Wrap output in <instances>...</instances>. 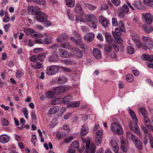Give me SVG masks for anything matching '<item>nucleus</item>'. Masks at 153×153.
<instances>
[{
  "mask_svg": "<svg viewBox=\"0 0 153 153\" xmlns=\"http://www.w3.org/2000/svg\"><path fill=\"white\" fill-rule=\"evenodd\" d=\"M142 27L147 33H149L153 31V27L151 26H146L145 25L142 26Z\"/></svg>",
  "mask_w": 153,
  "mask_h": 153,
  "instance_id": "cd10ccee",
  "label": "nucleus"
},
{
  "mask_svg": "<svg viewBox=\"0 0 153 153\" xmlns=\"http://www.w3.org/2000/svg\"><path fill=\"white\" fill-rule=\"evenodd\" d=\"M89 128L86 124L83 125L81 128L80 134L82 136H85L89 131Z\"/></svg>",
  "mask_w": 153,
  "mask_h": 153,
  "instance_id": "dca6fc26",
  "label": "nucleus"
},
{
  "mask_svg": "<svg viewBox=\"0 0 153 153\" xmlns=\"http://www.w3.org/2000/svg\"><path fill=\"white\" fill-rule=\"evenodd\" d=\"M28 11L31 14L33 15L37 13L36 9V8L33 6H30L28 7Z\"/></svg>",
  "mask_w": 153,
  "mask_h": 153,
  "instance_id": "58836bf2",
  "label": "nucleus"
},
{
  "mask_svg": "<svg viewBox=\"0 0 153 153\" xmlns=\"http://www.w3.org/2000/svg\"><path fill=\"white\" fill-rule=\"evenodd\" d=\"M74 137L72 136H70L65 139V142L68 143H70L73 139Z\"/></svg>",
  "mask_w": 153,
  "mask_h": 153,
  "instance_id": "338daca9",
  "label": "nucleus"
},
{
  "mask_svg": "<svg viewBox=\"0 0 153 153\" xmlns=\"http://www.w3.org/2000/svg\"><path fill=\"white\" fill-rule=\"evenodd\" d=\"M143 2L145 5L150 7L152 5L151 3H153V0H143Z\"/></svg>",
  "mask_w": 153,
  "mask_h": 153,
  "instance_id": "09e8293b",
  "label": "nucleus"
},
{
  "mask_svg": "<svg viewBox=\"0 0 153 153\" xmlns=\"http://www.w3.org/2000/svg\"><path fill=\"white\" fill-rule=\"evenodd\" d=\"M127 51L128 53L131 54L134 53V50L132 47L128 46L127 48Z\"/></svg>",
  "mask_w": 153,
  "mask_h": 153,
  "instance_id": "e2e57ef3",
  "label": "nucleus"
},
{
  "mask_svg": "<svg viewBox=\"0 0 153 153\" xmlns=\"http://www.w3.org/2000/svg\"><path fill=\"white\" fill-rule=\"evenodd\" d=\"M36 17V19L40 22L45 21L48 18L47 15L41 11L37 12Z\"/></svg>",
  "mask_w": 153,
  "mask_h": 153,
  "instance_id": "423d86ee",
  "label": "nucleus"
},
{
  "mask_svg": "<svg viewBox=\"0 0 153 153\" xmlns=\"http://www.w3.org/2000/svg\"><path fill=\"white\" fill-rule=\"evenodd\" d=\"M48 54V53L47 52L40 53L37 55V58L39 61H43L46 57V55Z\"/></svg>",
  "mask_w": 153,
  "mask_h": 153,
  "instance_id": "c85d7f7f",
  "label": "nucleus"
},
{
  "mask_svg": "<svg viewBox=\"0 0 153 153\" xmlns=\"http://www.w3.org/2000/svg\"><path fill=\"white\" fill-rule=\"evenodd\" d=\"M75 61L74 60H71L69 59H66L64 60V63L68 65H71L74 63Z\"/></svg>",
  "mask_w": 153,
  "mask_h": 153,
  "instance_id": "4d7b16f0",
  "label": "nucleus"
},
{
  "mask_svg": "<svg viewBox=\"0 0 153 153\" xmlns=\"http://www.w3.org/2000/svg\"><path fill=\"white\" fill-rule=\"evenodd\" d=\"M23 112L25 118L26 119H28V114L27 113V110L26 108H23Z\"/></svg>",
  "mask_w": 153,
  "mask_h": 153,
  "instance_id": "680f3d73",
  "label": "nucleus"
},
{
  "mask_svg": "<svg viewBox=\"0 0 153 153\" xmlns=\"http://www.w3.org/2000/svg\"><path fill=\"white\" fill-rule=\"evenodd\" d=\"M132 4L138 9L141 10L144 8L143 5L142 4L141 2L140 1H135Z\"/></svg>",
  "mask_w": 153,
  "mask_h": 153,
  "instance_id": "a878e982",
  "label": "nucleus"
},
{
  "mask_svg": "<svg viewBox=\"0 0 153 153\" xmlns=\"http://www.w3.org/2000/svg\"><path fill=\"white\" fill-rule=\"evenodd\" d=\"M34 2L41 5H44L45 3V0H34Z\"/></svg>",
  "mask_w": 153,
  "mask_h": 153,
  "instance_id": "864d4df0",
  "label": "nucleus"
},
{
  "mask_svg": "<svg viewBox=\"0 0 153 153\" xmlns=\"http://www.w3.org/2000/svg\"><path fill=\"white\" fill-rule=\"evenodd\" d=\"M71 147L72 148L76 149H78L79 147V143L78 141L75 140L71 144Z\"/></svg>",
  "mask_w": 153,
  "mask_h": 153,
  "instance_id": "ea45409f",
  "label": "nucleus"
},
{
  "mask_svg": "<svg viewBox=\"0 0 153 153\" xmlns=\"http://www.w3.org/2000/svg\"><path fill=\"white\" fill-rule=\"evenodd\" d=\"M62 102V100L60 98H56L53 100L51 104L52 105L58 104Z\"/></svg>",
  "mask_w": 153,
  "mask_h": 153,
  "instance_id": "a18cd8bd",
  "label": "nucleus"
},
{
  "mask_svg": "<svg viewBox=\"0 0 153 153\" xmlns=\"http://www.w3.org/2000/svg\"><path fill=\"white\" fill-rule=\"evenodd\" d=\"M59 82L61 83H64L66 82L67 81V78L64 77H61L58 79Z\"/></svg>",
  "mask_w": 153,
  "mask_h": 153,
  "instance_id": "603ef678",
  "label": "nucleus"
},
{
  "mask_svg": "<svg viewBox=\"0 0 153 153\" xmlns=\"http://www.w3.org/2000/svg\"><path fill=\"white\" fill-rule=\"evenodd\" d=\"M84 5L85 7L91 11H93L97 8L96 6L89 4L84 3Z\"/></svg>",
  "mask_w": 153,
  "mask_h": 153,
  "instance_id": "c756f323",
  "label": "nucleus"
},
{
  "mask_svg": "<svg viewBox=\"0 0 153 153\" xmlns=\"http://www.w3.org/2000/svg\"><path fill=\"white\" fill-rule=\"evenodd\" d=\"M82 141L84 143H86V147H87V145H88V146L90 147V139L88 138L86 139L84 138H82Z\"/></svg>",
  "mask_w": 153,
  "mask_h": 153,
  "instance_id": "49530a36",
  "label": "nucleus"
},
{
  "mask_svg": "<svg viewBox=\"0 0 153 153\" xmlns=\"http://www.w3.org/2000/svg\"><path fill=\"white\" fill-rule=\"evenodd\" d=\"M60 46L62 48H68L71 47L70 45L68 42L62 43Z\"/></svg>",
  "mask_w": 153,
  "mask_h": 153,
  "instance_id": "3c124183",
  "label": "nucleus"
},
{
  "mask_svg": "<svg viewBox=\"0 0 153 153\" xmlns=\"http://www.w3.org/2000/svg\"><path fill=\"white\" fill-rule=\"evenodd\" d=\"M66 4L68 7H73L74 6V1L73 0H66Z\"/></svg>",
  "mask_w": 153,
  "mask_h": 153,
  "instance_id": "4c0bfd02",
  "label": "nucleus"
},
{
  "mask_svg": "<svg viewBox=\"0 0 153 153\" xmlns=\"http://www.w3.org/2000/svg\"><path fill=\"white\" fill-rule=\"evenodd\" d=\"M58 59L59 57L57 54L53 52L48 56L47 60L50 62H56L58 61Z\"/></svg>",
  "mask_w": 153,
  "mask_h": 153,
  "instance_id": "6e6552de",
  "label": "nucleus"
},
{
  "mask_svg": "<svg viewBox=\"0 0 153 153\" xmlns=\"http://www.w3.org/2000/svg\"><path fill=\"white\" fill-rule=\"evenodd\" d=\"M111 129L113 132L119 135H121L123 133L122 127L120 124L116 123H114L111 124Z\"/></svg>",
  "mask_w": 153,
  "mask_h": 153,
  "instance_id": "7ed1b4c3",
  "label": "nucleus"
},
{
  "mask_svg": "<svg viewBox=\"0 0 153 153\" xmlns=\"http://www.w3.org/2000/svg\"><path fill=\"white\" fill-rule=\"evenodd\" d=\"M118 26L122 31H124V24L121 21H120L119 22L118 24Z\"/></svg>",
  "mask_w": 153,
  "mask_h": 153,
  "instance_id": "052dcab7",
  "label": "nucleus"
},
{
  "mask_svg": "<svg viewBox=\"0 0 153 153\" xmlns=\"http://www.w3.org/2000/svg\"><path fill=\"white\" fill-rule=\"evenodd\" d=\"M142 39L143 42V48L145 50L151 49L153 47V42L152 40L149 37L143 36Z\"/></svg>",
  "mask_w": 153,
  "mask_h": 153,
  "instance_id": "f257e3e1",
  "label": "nucleus"
},
{
  "mask_svg": "<svg viewBox=\"0 0 153 153\" xmlns=\"http://www.w3.org/2000/svg\"><path fill=\"white\" fill-rule=\"evenodd\" d=\"M121 147L124 152H126L127 150V144L123 140H121Z\"/></svg>",
  "mask_w": 153,
  "mask_h": 153,
  "instance_id": "c9c22d12",
  "label": "nucleus"
},
{
  "mask_svg": "<svg viewBox=\"0 0 153 153\" xmlns=\"http://www.w3.org/2000/svg\"><path fill=\"white\" fill-rule=\"evenodd\" d=\"M59 67L56 65L48 66L46 69L45 73L48 76H53L57 74L59 71Z\"/></svg>",
  "mask_w": 153,
  "mask_h": 153,
  "instance_id": "f03ea898",
  "label": "nucleus"
},
{
  "mask_svg": "<svg viewBox=\"0 0 153 153\" xmlns=\"http://www.w3.org/2000/svg\"><path fill=\"white\" fill-rule=\"evenodd\" d=\"M99 20L100 23L105 27H108L109 24L108 20L104 16H100L99 17Z\"/></svg>",
  "mask_w": 153,
  "mask_h": 153,
  "instance_id": "ddd939ff",
  "label": "nucleus"
},
{
  "mask_svg": "<svg viewBox=\"0 0 153 153\" xmlns=\"http://www.w3.org/2000/svg\"><path fill=\"white\" fill-rule=\"evenodd\" d=\"M73 33L74 35L76 37H77L78 36L79 38L78 39V40H77L75 39L73 37H71V39L74 42V43L76 45H80L82 43V42L81 41V35L79 34L78 33L77 31H74L73 32Z\"/></svg>",
  "mask_w": 153,
  "mask_h": 153,
  "instance_id": "9b49d317",
  "label": "nucleus"
},
{
  "mask_svg": "<svg viewBox=\"0 0 153 153\" xmlns=\"http://www.w3.org/2000/svg\"><path fill=\"white\" fill-rule=\"evenodd\" d=\"M93 54L94 56L97 59H100L101 58V52L97 48H94L93 51Z\"/></svg>",
  "mask_w": 153,
  "mask_h": 153,
  "instance_id": "5701e85b",
  "label": "nucleus"
},
{
  "mask_svg": "<svg viewBox=\"0 0 153 153\" xmlns=\"http://www.w3.org/2000/svg\"><path fill=\"white\" fill-rule=\"evenodd\" d=\"M10 137L6 134H3L0 136V142L4 143L7 142L9 140Z\"/></svg>",
  "mask_w": 153,
  "mask_h": 153,
  "instance_id": "412c9836",
  "label": "nucleus"
},
{
  "mask_svg": "<svg viewBox=\"0 0 153 153\" xmlns=\"http://www.w3.org/2000/svg\"><path fill=\"white\" fill-rule=\"evenodd\" d=\"M111 146L115 153H117L119 150V147L116 141L114 140H112L111 142Z\"/></svg>",
  "mask_w": 153,
  "mask_h": 153,
  "instance_id": "6ab92c4d",
  "label": "nucleus"
},
{
  "mask_svg": "<svg viewBox=\"0 0 153 153\" xmlns=\"http://www.w3.org/2000/svg\"><path fill=\"white\" fill-rule=\"evenodd\" d=\"M91 25L92 27L94 29H96L97 26V22L96 19L94 21H92Z\"/></svg>",
  "mask_w": 153,
  "mask_h": 153,
  "instance_id": "774afa93",
  "label": "nucleus"
},
{
  "mask_svg": "<svg viewBox=\"0 0 153 153\" xmlns=\"http://www.w3.org/2000/svg\"><path fill=\"white\" fill-rule=\"evenodd\" d=\"M135 147L138 149L141 150L143 148L142 144L140 140L136 137V138L133 141Z\"/></svg>",
  "mask_w": 153,
  "mask_h": 153,
  "instance_id": "f3484780",
  "label": "nucleus"
},
{
  "mask_svg": "<svg viewBox=\"0 0 153 153\" xmlns=\"http://www.w3.org/2000/svg\"><path fill=\"white\" fill-rule=\"evenodd\" d=\"M54 96V94L52 91H48L45 94V97L47 98H52Z\"/></svg>",
  "mask_w": 153,
  "mask_h": 153,
  "instance_id": "de8ad7c7",
  "label": "nucleus"
},
{
  "mask_svg": "<svg viewBox=\"0 0 153 153\" xmlns=\"http://www.w3.org/2000/svg\"><path fill=\"white\" fill-rule=\"evenodd\" d=\"M142 18L143 20L149 25L151 24L153 21V15L149 13H142Z\"/></svg>",
  "mask_w": 153,
  "mask_h": 153,
  "instance_id": "20e7f679",
  "label": "nucleus"
},
{
  "mask_svg": "<svg viewBox=\"0 0 153 153\" xmlns=\"http://www.w3.org/2000/svg\"><path fill=\"white\" fill-rule=\"evenodd\" d=\"M143 117L144 123L146 127H148L149 125L151 123L150 121L146 116H144Z\"/></svg>",
  "mask_w": 153,
  "mask_h": 153,
  "instance_id": "79ce46f5",
  "label": "nucleus"
},
{
  "mask_svg": "<svg viewBox=\"0 0 153 153\" xmlns=\"http://www.w3.org/2000/svg\"><path fill=\"white\" fill-rule=\"evenodd\" d=\"M103 132L101 130H99L96 132L95 136V142L97 144H99L101 143L102 137Z\"/></svg>",
  "mask_w": 153,
  "mask_h": 153,
  "instance_id": "9d476101",
  "label": "nucleus"
},
{
  "mask_svg": "<svg viewBox=\"0 0 153 153\" xmlns=\"http://www.w3.org/2000/svg\"><path fill=\"white\" fill-rule=\"evenodd\" d=\"M126 136L127 138H131L132 141H134V139L136 138V137H137L136 136L132 134L131 132L129 131H128L126 132Z\"/></svg>",
  "mask_w": 153,
  "mask_h": 153,
  "instance_id": "a19ab883",
  "label": "nucleus"
},
{
  "mask_svg": "<svg viewBox=\"0 0 153 153\" xmlns=\"http://www.w3.org/2000/svg\"><path fill=\"white\" fill-rule=\"evenodd\" d=\"M59 55L63 57H70L72 56L71 53L62 49H59Z\"/></svg>",
  "mask_w": 153,
  "mask_h": 153,
  "instance_id": "2eb2a0df",
  "label": "nucleus"
},
{
  "mask_svg": "<svg viewBox=\"0 0 153 153\" xmlns=\"http://www.w3.org/2000/svg\"><path fill=\"white\" fill-rule=\"evenodd\" d=\"M24 74V72L22 70H18L16 73V77L18 78L21 77Z\"/></svg>",
  "mask_w": 153,
  "mask_h": 153,
  "instance_id": "5fc2aeb1",
  "label": "nucleus"
},
{
  "mask_svg": "<svg viewBox=\"0 0 153 153\" xmlns=\"http://www.w3.org/2000/svg\"><path fill=\"white\" fill-rule=\"evenodd\" d=\"M59 110V108L57 106H53L49 109V113L50 114H53L57 111Z\"/></svg>",
  "mask_w": 153,
  "mask_h": 153,
  "instance_id": "72a5a7b5",
  "label": "nucleus"
},
{
  "mask_svg": "<svg viewBox=\"0 0 153 153\" xmlns=\"http://www.w3.org/2000/svg\"><path fill=\"white\" fill-rule=\"evenodd\" d=\"M90 147L87 145V147L84 152V153H94L96 149V146L94 143H92L90 144Z\"/></svg>",
  "mask_w": 153,
  "mask_h": 153,
  "instance_id": "f8f14e48",
  "label": "nucleus"
},
{
  "mask_svg": "<svg viewBox=\"0 0 153 153\" xmlns=\"http://www.w3.org/2000/svg\"><path fill=\"white\" fill-rule=\"evenodd\" d=\"M134 127H133L131 125H130V128L131 130L134 131L139 137H140L141 136V134L140 131V129L137 125V123H135L134 124Z\"/></svg>",
  "mask_w": 153,
  "mask_h": 153,
  "instance_id": "4468645a",
  "label": "nucleus"
},
{
  "mask_svg": "<svg viewBox=\"0 0 153 153\" xmlns=\"http://www.w3.org/2000/svg\"><path fill=\"white\" fill-rule=\"evenodd\" d=\"M126 80L128 82H131L134 80L132 75L130 74H128L126 77Z\"/></svg>",
  "mask_w": 153,
  "mask_h": 153,
  "instance_id": "c03bdc74",
  "label": "nucleus"
},
{
  "mask_svg": "<svg viewBox=\"0 0 153 153\" xmlns=\"http://www.w3.org/2000/svg\"><path fill=\"white\" fill-rule=\"evenodd\" d=\"M80 105L79 101H75L71 102L68 105L69 107L72 108H76L78 107Z\"/></svg>",
  "mask_w": 153,
  "mask_h": 153,
  "instance_id": "2f4dec72",
  "label": "nucleus"
},
{
  "mask_svg": "<svg viewBox=\"0 0 153 153\" xmlns=\"http://www.w3.org/2000/svg\"><path fill=\"white\" fill-rule=\"evenodd\" d=\"M129 111L130 115L133 121H134L135 123H137V119L134 112L131 109H129Z\"/></svg>",
  "mask_w": 153,
  "mask_h": 153,
  "instance_id": "7c9ffc66",
  "label": "nucleus"
},
{
  "mask_svg": "<svg viewBox=\"0 0 153 153\" xmlns=\"http://www.w3.org/2000/svg\"><path fill=\"white\" fill-rule=\"evenodd\" d=\"M56 136L58 138L61 139L65 137V135L62 132H59L57 133Z\"/></svg>",
  "mask_w": 153,
  "mask_h": 153,
  "instance_id": "6e6d98bb",
  "label": "nucleus"
},
{
  "mask_svg": "<svg viewBox=\"0 0 153 153\" xmlns=\"http://www.w3.org/2000/svg\"><path fill=\"white\" fill-rule=\"evenodd\" d=\"M75 20L76 22H86L84 18L81 16H77L76 17Z\"/></svg>",
  "mask_w": 153,
  "mask_h": 153,
  "instance_id": "37998d69",
  "label": "nucleus"
},
{
  "mask_svg": "<svg viewBox=\"0 0 153 153\" xmlns=\"http://www.w3.org/2000/svg\"><path fill=\"white\" fill-rule=\"evenodd\" d=\"M71 52L72 56H74L78 58H81L82 56V53L81 51L77 48H72Z\"/></svg>",
  "mask_w": 153,
  "mask_h": 153,
  "instance_id": "1a4fd4ad",
  "label": "nucleus"
},
{
  "mask_svg": "<svg viewBox=\"0 0 153 153\" xmlns=\"http://www.w3.org/2000/svg\"><path fill=\"white\" fill-rule=\"evenodd\" d=\"M122 10L124 13H127L129 11V9L128 6L126 5H123L122 8Z\"/></svg>",
  "mask_w": 153,
  "mask_h": 153,
  "instance_id": "13d9d810",
  "label": "nucleus"
},
{
  "mask_svg": "<svg viewBox=\"0 0 153 153\" xmlns=\"http://www.w3.org/2000/svg\"><path fill=\"white\" fill-rule=\"evenodd\" d=\"M112 24L113 26L116 27L118 25L117 19L115 18H113L112 19Z\"/></svg>",
  "mask_w": 153,
  "mask_h": 153,
  "instance_id": "bf43d9fd",
  "label": "nucleus"
},
{
  "mask_svg": "<svg viewBox=\"0 0 153 153\" xmlns=\"http://www.w3.org/2000/svg\"><path fill=\"white\" fill-rule=\"evenodd\" d=\"M44 49L42 48H36L33 50V52L35 53H38L40 52L43 51Z\"/></svg>",
  "mask_w": 153,
  "mask_h": 153,
  "instance_id": "69168bd1",
  "label": "nucleus"
},
{
  "mask_svg": "<svg viewBox=\"0 0 153 153\" xmlns=\"http://www.w3.org/2000/svg\"><path fill=\"white\" fill-rule=\"evenodd\" d=\"M24 31L27 36H28L30 34L31 35L32 34L36 32L33 29L30 28H25L24 30Z\"/></svg>",
  "mask_w": 153,
  "mask_h": 153,
  "instance_id": "473e14b6",
  "label": "nucleus"
},
{
  "mask_svg": "<svg viewBox=\"0 0 153 153\" xmlns=\"http://www.w3.org/2000/svg\"><path fill=\"white\" fill-rule=\"evenodd\" d=\"M94 37V34L92 33H90L87 34L84 37V39L87 41H92Z\"/></svg>",
  "mask_w": 153,
  "mask_h": 153,
  "instance_id": "4be33fe9",
  "label": "nucleus"
},
{
  "mask_svg": "<svg viewBox=\"0 0 153 153\" xmlns=\"http://www.w3.org/2000/svg\"><path fill=\"white\" fill-rule=\"evenodd\" d=\"M141 58L142 59L148 61L149 62H152L153 61V55L143 54Z\"/></svg>",
  "mask_w": 153,
  "mask_h": 153,
  "instance_id": "b1692460",
  "label": "nucleus"
},
{
  "mask_svg": "<svg viewBox=\"0 0 153 153\" xmlns=\"http://www.w3.org/2000/svg\"><path fill=\"white\" fill-rule=\"evenodd\" d=\"M85 18V20L88 22H92L96 19V17L93 14L86 15Z\"/></svg>",
  "mask_w": 153,
  "mask_h": 153,
  "instance_id": "393cba45",
  "label": "nucleus"
},
{
  "mask_svg": "<svg viewBox=\"0 0 153 153\" xmlns=\"http://www.w3.org/2000/svg\"><path fill=\"white\" fill-rule=\"evenodd\" d=\"M68 37L66 34L63 33L59 35L56 38V40L58 42H61L66 40Z\"/></svg>",
  "mask_w": 153,
  "mask_h": 153,
  "instance_id": "a211bd4d",
  "label": "nucleus"
},
{
  "mask_svg": "<svg viewBox=\"0 0 153 153\" xmlns=\"http://www.w3.org/2000/svg\"><path fill=\"white\" fill-rule=\"evenodd\" d=\"M62 128L63 130L66 131L67 132H69L70 131L69 125L68 124H65L62 126Z\"/></svg>",
  "mask_w": 153,
  "mask_h": 153,
  "instance_id": "8fccbe9b",
  "label": "nucleus"
},
{
  "mask_svg": "<svg viewBox=\"0 0 153 153\" xmlns=\"http://www.w3.org/2000/svg\"><path fill=\"white\" fill-rule=\"evenodd\" d=\"M112 48L113 47L111 45L108 44L105 46L104 51L106 52H109L111 51Z\"/></svg>",
  "mask_w": 153,
  "mask_h": 153,
  "instance_id": "e433bc0d",
  "label": "nucleus"
},
{
  "mask_svg": "<svg viewBox=\"0 0 153 153\" xmlns=\"http://www.w3.org/2000/svg\"><path fill=\"white\" fill-rule=\"evenodd\" d=\"M140 111L142 114L143 117L146 116V112L144 108L143 107L140 108Z\"/></svg>",
  "mask_w": 153,
  "mask_h": 153,
  "instance_id": "0e129e2a",
  "label": "nucleus"
},
{
  "mask_svg": "<svg viewBox=\"0 0 153 153\" xmlns=\"http://www.w3.org/2000/svg\"><path fill=\"white\" fill-rule=\"evenodd\" d=\"M69 89V88L67 86L62 85L59 86L54 88V93L57 94L60 93H64Z\"/></svg>",
  "mask_w": 153,
  "mask_h": 153,
  "instance_id": "0eeeda50",
  "label": "nucleus"
},
{
  "mask_svg": "<svg viewBox=\"0 0 153 153\" xmlns=\"http://www.w3.org/2000/svg\"><path fill=\"white\" fill-rule=\"evenodd\" d=\"M72 99V97L70 95H68L64 97L62 100V103L64 104H68Z\"/></svg>",
  "mask_w": 153,
  "mask_h": 153,
  "instance_id": "bb28decb",
  "label": "nucleus"
},
{
  "mask_svg": "<svg viewBox=\"0 0 153 153\" xmlns=\"http://www.w3.org/2000/svg\"><path fill=\"white\" fill-rule=\"evenodd\" d=\"M106 40L108 42H111L112 40V38L110 33L106 32L105 34Z\"/></svg>",
  "mask_w": 153,
  "mask_h": 153,
  "instance_id": "f704fd0d",
  "label": "nucleus"
},
{
  "mask_svg": "<svg viewBox=\"0 0 153 153\" xmlns=\"http://www.w3.org/2000/svg\"><path fill=\"white\" fill-rule=\"evenodd\" d=\"M120 29L117 27L115 28V31L112 32V34L114 39L119 44L123 42L122 39L120 37L122 33Z\"/></svg>",
  "mask_w": 153,
  "mask_h": 153,
  "instance_id": "39448f33",
  "label": "nucleus"
},
{
  "mask_svg": "<svg viewBox=\"0 0 153 153\" xmlns=\"http://www.w3.org/2000/svg\"><path fill=\"white\" fill-rule=\"evenodd\" d=\"M75 12L80 15H83L85 13L83 10L82 7L79 5H76L74 8Z\"/></svg>",
  "mask_w": 153,
  "mask_h": 153,
  "instance_id": "aec40b11",
  "label": "nucleus"
}]
</instances>
